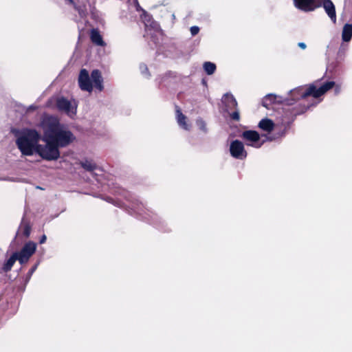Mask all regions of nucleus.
Segmentation results:
<instances>
[{
    "label": "nucleus",
    "mask_w": 352,
    "mask_h": 352,
    "mask_svg": "<svg viewBox=\"0 0 352 352\" xmlns=\"http://www.w3.org/2000/svg\"><path fill=\"white\" fill-rule=\"evenodd\" d=\"M41 126L44 136L58 147H66L75 140L74 135L60 124L59 120L55 117H45L41 121Z\"/></svg>",
    "instance_id": "1"
},
{
    "label": "nucleus",
    "mask_w": 352,
    "mask_h": 352,
    "mask_svg": "<svg viewBox=\"0 0 352 352\" xmlns=\"http://www.w3.org/2000/svg\"><path fill=\"white\" fill-rule=\"evenodd\" d=\"M310 106L304 105L300 109H294L291 113V116L287 118L286 120H281L280 122L274 124V122L269 118H263L258 124V127L266 134H270L274 129L278 131L270 136H266L267 141H273L278 138H283L285 135L287 130L289 128L290 124L294 122L295 117L297 115L301 114L306 111Z\"/></svg>",
    "instance_id": "2"
},
{
    "label": "nucleus",
    "mask_w": 352,
    "mask_h": 352,
    "mask_svg": "<svg viewBox=\"0 0 352 352\" xmlns=\"http://www.w3.org/2000/svg\"><path fill=\"white\" fill-rule=\"evenodd\" d=\"M11 131L16 138V145L22 155L32 156L36 153L41 135L36 129H12Z\"/></svg>",
    "instance_id": "3"
},
{
    "label": "nucleus",
    "mask_w": 352,
    "mask_h": 352,
    "mask_svg": "<svg viewBox=\"0 0 352 352\" xmlns=\"http://www.w3.org/2000/svg\"><path fill=\"white\" fill-rule=\"evenodd\" d=\"M123 196L127 201L124 205L129 208L128 210L131 214H136L155 226L160 228L163 222L157 214L146 208L141 201L135 198L129 192L124 190Z\"/></svg>",
    "instance_id": "4"
},
{
    "label": "nucleus",
    "mask_w": 352,
    "mask_h": 352,
    "mask_svg": "<svg viewBox=\"0 0 352 352\" xmlns=\"http://www.w3.org/2000/svg\"><path fill=\"white\" fill-rule=\"evenodd\" d=\"M294 6L303 12H311L322 5L333 23L336 22V9L331 0H293Z\"/></svg>",
    "instance_id": "5"
},
{
    "label": "nucleus",
    "mask_w": 352,
    "mask_h": 352,
    "mask_svg": "<svg viewBox=\"0 0 352 352\" xmlns=\"http://www.w3.org/2000/svg\"><path fill=\"white\" fill-rule=\"evenodd\" d=\"M78 85L81 90L91 93L95 87L98 91H102L104 89L103 78L98 69L91 72V76L85 69H82L78 76Z\"/></svg>",
    "instance_id": "6"
},
{
    "label": "nucleus",
    "mask_w": 352,
    "mask_h": 352,
    "mask_svg": "<svg viewBox=\"0 0 352 352\" xmlns=\"http://www.w3.org/2000/svg\"><path fill=\"white\" fill-rule=\"evenodd\" d=\"M43 140L46 144L45 145L39 144L36 153L48 161L58 160L60 157L59 147L52 141L48 140L44 135Z\"/></svg>",
    "instance_id": "7"
},
{
    "label": "nucleus",
    "mask_w": 352,
    "mask_h": 352,
    "mask_svg": "<svg viewBox=\"0 0 352 352\" xmlns=\"http://www.w3.org/2000/svg\"><path fill=\"white\" fill-rule=\"evenodd\" d=\"M56 106L59 111L64 112L70 118H74L76 115L78 103L74 99L68 100L64 97L58 98Z\"/></svg>",
    "instance_id": "8"
},
{
    "label": "nucleus",
    "mask_w": 352,
    "mask_h": 352,
    "mask_svg": "<svg viewBox=\"0 0 352 352\" xmlns=\"http://www.w3.org/2000/svg\"><path fill=\"white\" fill-rule=\"evenodd\" d=\"M36 250V244L34 242L29 241L26 243L19 252H14L17 261L21 265L27 263L31 256Z\"/></svg>",
    "instance_id": "9"
},
{
    "label": "nucleus",
    "mask_w": 352,
    "mask_h": 352,
    "mask_svg": "<svg viewBox=\"0 0 352 352\" xmlns=\"http://www.w3.org/2000/svg\"><path fill=\"white\" fill-rule=\"evenodd\" d=\"M241 138L244 140L245 144L256 148H259L264 144L265 140H261V135L256 131H244L241 135Z\"/></svg>",
    "instance_id": "10"
},
{
    "label": "nucleus",
    "mask_w": 352,
    "mask_h": 352,
    "mask_svg": "<svg viewBox=\"0 0 352 352\" xmlns=\"http://www.w3.org/2000/svg\"><path fill=\"white\" fill-rule=\"evenodd\" d=\"M334 86L335 82L333 81H327L321 84L320 86H317L316 84H311L308 86V91L304 94H312V97L314 99H318L329 90L333 88Z\"/></svg>",
    "instance_id": "11"
},
{
    "label": "nucleus",
    "mask_w": 352,
    "mask_h": 352,
    "mask_svg": "<svg viewBox=\"0 0 352 352\" xmlns=\"http://www.w3.org/2000/svg\"><path fill=\"white\" fill-rule=\"evenodd\" d=\"M229 151L230 155L236 160H243L248 156L244 144L239 140H234L230 142Z\"/></svg>",
    "instance_id": "12"
},
{
    "label": "nucleus",
    "mask_w": 352,
    "mask_h": 352,
    "mask_svg": "<svg viewBox=\"0 0 352 352\" xmlns=\"http://www.w3.org/2000/svg\"><path fill=\"white\" fill-rule=\"evenodd\" d=\"M64 3L70 7L74 8L79 14L81 19H85L87 14L86 1L87 0H63Z\"/></svg>",
    "instance_id": "13"
},
{
    "label": "nucleus",
    "mask_w": 352,
    "mask_h": 352,
    "mask_svg": "<svg viewBox=\"0 0 352 352\" xmlns=\"http://www.w3.org/2000/svg\"><path fill=\"white\" fill-rule=\"evenodd\" d=\"M308 91V87L301 86L296 87L289 91L290 98H284V99L289 100V104L292 105L294 102L299 99H305L307 97L312 96V94H304Z\"/></svg>",
    "instance_id": "14"
},
{
    "label": "nucleus",
    "mask_w": 352,
    "mask_h": 352,
    "mask_svg": "<svg viewBox=\"0 0 352 352\" xmlns=\"http://www.w3.org/2000/svg\"><path fill=\"white\" fill-rule=\"evenodd\" d=\"M144 22L145 25V30L147 36L151 35L153 36L154 34L160 33V28L159 24L153 20L149 15L145 14L144 16Z\"/></svg>",
    "instance_id": "15"
},
{
    "label": "nucleus",
    "mask_w": 352,
    "mask_h": 352,
    "mask_svg": "<svg viewBox=\"0 0 352 352\" xmlns=\"http://www.w3.org/2000/svg\"><path fill=\"white\" fill-rule=\"evenodd\" d=\"M283 103L284 104H289V100L284 99V98L281 96H278L273 94H269L266 95L263 100H262V104L263 107H266L267 109H270V106L272 103Z\"/></svg>",
    "instance_id": "16"
},
{
    "label": "nucleus",
    "mask_w": 352,
    "mask_h": 352,
    "mask_svg": "<svg viewBox=\"0 0 352 352\" xmlns=\"http://www.w3.org/2000/svg\"><path fill=\"white\" fill-rule=\"evenodd\" d=\"M82 168L89 172L92 175H98L96 171L102 173L103 170L99 167L92 160L85 159L79 162Z\"/></svg>",
    "instance_id": "17"
},
{
    "label": "nucleus",
    "mask_w": 352,
    "mask_h": 352,
    "mask_svg": "<svg viewBox=\"0 0 352 352\" xmlns=\"http://www.w3.org/2000/svg\"><path fill=\"white\" fill-rule=\"evenodd\" d=\"M222 102L225 106L226 111L229 112L230 110L236 109L237 102L232 94H225L222 98Z\"/></svg>",
    "instance_id": "18"
},
{
    "label": "nucleus",
    "mask_w": 352,
    "mask_h": 352,
    "mask_svg": "<svg viewBox=\"0 0 352 352\" xmlns=\"http://www.w3.org/2000/svg\"><path fill=\"white\" fill-rule=\"evenodd\" d=\"M176 118L177 122L181 128L186 131L190 130V125L187 123L186 116L182 113L179 109H177L176 110Z\"/></svg>",
    "instance_id": "19"
},
{
    "label": "nucleus",
    "mask_w": 352,
    "mask_h": 352,
    "mask_svg": "<svg viewBox=\"0 0 352 352\" xmlns=\"http://www.w3.org/2000/svg\"><path fill=\"white\" fill-rule=\"evenodd\" d=\"M352 38V24L346 23L342 30V40L343 43H349Z\"/></svg>",
    "instance_id": "20"
},
{
    "label": "nucleus",
    "mask_w": 352,
    "mask_h": 352,
    "mask_svg": "<svg viewBox=\"0 0 352 352\" xmlns=\"http://www.w3.org/2000/svg\"><path fill=\"white\" fill-rule=\"evenodd\" d=\"M91 41L98 46H104L105 43L104 42L102 36L100 34L99 32L96 30H92L91 32Z\"/></svg>",
    "instance_id": "21"
},
{
    "label": "nucleus",
    "mask_w": 352,
    "mask_h": 352,
    "mask_svg": "<svg viewBox=\"0 0 352 352\" xmlns=\"http://www.w3.org/2000/svg\"><path fill=\"white\" fill-rule=\"evenodd\" d=\"M16 261H17L16 255L12 254L11 256L5 262L1 270L4 272L10 271Z\"/></svg>",
    "instance_id": "22"
},
{
    "label": "nucleus",
    "mask_w": 352,
    "mask_h": 352,
    "mask_svg": "<svg viewBox=\"0 0 352 352\" xmlns=\"http://www.w3.org/2000/svg\"><path fill=\"white\" fill-rule=\"evenodd\" d=\"M203 68L208 75H212L216 71V65L212 62H205L203 65Z\"/></svg>",
    "instance_id": "23"
},
{
    "label": "nucleus",
    "mask_w": 352,
    "mask_h": 352,
    "mask_svg": "<svg viewBox=\"0 0 352 352\" xmlns=\"http://www.w3.org/2000/svg\"><path fill=\"white\" fill-rule=\"evenodd\" d=\"M196 124L198 128L204 133H206L208 132L206 123L202 118H197L196 120Z\"/></svg>",
    "instance_id": "24"
},
{
    "label": "nucleus",
    "mask_w": 352,
    "mask_h": 352,
    "mask_svg": "<svg viewBox=\"0 0 352 352\" xmlns=\"http://www.w3.org/2000/svg\"><path fill=\"white\" fill-rule=\"evenodd\" d=\"M39 265V261H38L34 266H32V267L29 270V272H28L27 275H26V278H25V281L26 282H28L32 274H34V272L36 270L38 266Z\"/></svg>",
    "instance_id": "25"
},
{
    "label": "nucleus",
    "mask_w": 352,
    "mask_h": 352,
    "mask_svg": "<svg viewBox=\"0 0 352 352\" xmlns=\"http://www.w3.org/2000/svg\"><path fill=\"white\" fill-rule=\"evenodd\" d=\"M140 70L142 74L144 75L146 78H149L148 69L145 64L142 63L140 65Z\"/></svg>",
    "instance_id": "26"
},
{
    "label": "nucleus",
    "mask_w": 352,
    "mask_h": 352,
    "mask_svg": "<svg viewBox=\"0 0 352 352\" xmlns=\"http://www.w3.org/2000/svg\"><path fill=\"white\" fill-rule=\"evenodd\" d=\"M234 109L235 111L233 113H230V116L231 119L236 120V121H239L240 120L239 111L237 108Z\"/></svg>",
    "instance_id": "27"
},
{
    "label": "nucleus",
    "mask_w": 352,
    "mask_h": 352,
    "mask_svg": "<svg viewBox=\"0 0 352 352\" xmlns=\"http://www.w3.org/2000/svg\"><path fill=\"white\" fill-rule=\"evenodd\" d=\"M192 36L197 35L199 32V28L198 26H192L190 29Z\"/></svg>",
    "instance_id": "28"
},
{
    "label": "nucleus",
    "mask_w": 352,
    "mask_h": 352,
    "mask_svg": "<svg viewBox=\"0 0 352 352\" xmlns=\"http://www.w3.org/2000/svg\"><path fill=\"white\" fill-rule=\"evenodd\" d=\"M334 87V91L336 94H338L341 91V85L339 84H336Z\"/></svg>",
    "instance_id": "29"
},
{
    "label": "nucleus",
    "mask_w": 352,
    "mask_h": 352,
    "mask_svg": "<svg viewBox=\"0 0 352 352\" xmlns=\"http://www.w3.org/2000/svg\"><path fill=\"white\" fill-rule=\"evenodd\" d=\"M298 46L301 48L302 50H305L307 47V45L303 42H299L298 43Z\"/></svg>",
    "instance_id": "30"
},
{
    "label": "nucleus",
    "mask_w": 352,
    "mask_h": 352,
    "mask_svg": "<svg viewBox=\"0 0 352 352\" xmlns=\"http://www.w3.org/2000/svg\"><path fill=\"white\" fill-rule=\"evenodd\" d=\"M46 239H47L46 236H45V234H43V235L41 237V239H40V241H39V242H40V243H41V244L44 243L46 241Z\"/></svg>",
    "instance_id": "31"
},
{
    "label": "nucleus",
    "mask_w": 352,
    "mask_h": 352,
    "mask_svg": "<svg viewBox=\"0 0 352 352\" xmlns=\"http://www.w3.org/2000/svg\"><path fill=\"white\" fill-rule=\"evenodd\" d=\"M346 45H344V43H342V44L341 45L340 47V51H341V50H346Z\"/></svg>",
    "instance_id": "32"
},
{
    "label": "nucleus",
    "mask_w": 352,
    "mask_h": 352,
    "mask_svg": "<svg viewBox=\"0 0 352 352\" xmlns=\"http://www.w3.org/2000/svg\"><path fill=\"white\" fill-rule=\"evenodd\" d=\"M36 109V106H34V105H30V106L28 107V110H32V111H33V110H35Z\"/></svg>",
    "instance_id": "33"
},
{
    "label": "nucleus",
    "mask_w": 352,
    "mask_h": 352,
    "mask_svg": "<svg viewBox=\"0 0 352 352\" xmlns=\"http://www.w3.org/2000/svg\"><path fill=\"white\" fill-rule=\"evenodd\" d=\"M118 207H122V205H121V204H118Z\"/></svg>",
    "instance_id": "34"
}]
</instances>
